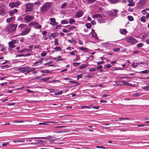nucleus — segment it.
<instances>
[{
    "mask_svg": "<svg viewBox=\"0 0 149 149\" xmlns=\"http://www.w3.org/2000/svg\"><path fill=\"white\" fill-rule=\"evenodd\" d=\"M61 22L63 24H67L68 23V22L65 20H63L61 21Z\"/></svg>",
    "mask_w": 149,
    "mask_h": 149,
    "instance_id": "49530a36",
    "label": "nucleus"
},
{
    "mask_svg": "<svg viewBox=\"0 0 149 149\" xmlns=\"http://www.w3.org/2000/svg\"><path fill=\"white\" fill-rule=\"evenodd\" d=\"M96 16H97V18L99 17L101 18H102V15L101 14H96Z\"/></svg>",
    "mask_w": 149,
    "mask_h": 149,
    "instance_id": "bf43d9fd",
    "label": "nucleus"
},
{
    "mask_svg": "<svg viewBox=\"0 0 149 149\" xmlns=\"http://www.w3.org/2000/svg\"><path fill=\"white\" fill-rule=\"evenodd\" d=\"M33 19V17L32 16L26 15L24 17V19L25 21L29 22Z\"/></svg>",
    "mask_w": 149,
    "mask_h": 149,
    "instance_id": "6e6552de",
    "label": "nucleus"
},
{
    "mask_svg": "<svg viewBox=\"0 0 149 149\" xmlns=\"http://www.w3.org/2000/svg\"><path fill=\"white\" fill-rule=\"evenodd\" d=\"M70 54L72 56H74L75 55V54L74 53V51L70 52Z\"/></svg>",
    "mask_w": 149,
    "mask_h": 149,
    "instance_id": "0e129e2a",
    "label": "nucleus"
},
{
    "mask_svg": "<svg viewBox=\"0 0 149 149\" xmlns=\"http://www.w3.org/2000/svg\"><path fill=\"white\" fill-rule=\"evenodd\" d=\"M58 122L56 121V129L60 127H65V126L63 125H59Z\"/></svg>",
    "mask_w": 149,
    "mask_h": 149,
    "instance_id": "b1692460",
    "label": "nucleus"
},
{
    "mask_svg": "<svg viewBox=\"0 0 149 149\" xmlns=\"http://www.w3.org/2000/svg\"><path fill=\"white\" fill-rule=\"evenodd\" d=\"M87 66V65L86 64H83L81 65L79 67V68L81 70H82L84 68L86 67Z\"/></svg>",
    "mask_w": 149,
    "mask_h": 149,
    "instance_id": "a211bd4d",
    "label": "nucleus"
},
{
    "mask_svg": "<svg viewBox=\"0 0 149 149\" xmlns=\"http://www.w3.org/2000/svg\"><path fill=\"white\" fill-rule=\"evenodd\" d=\"M1 69H4L5 68H8V65H5L1 66Z\"/></svg>",
    "mask_w": 149,
    "mask_h": 149,
    "instance_id": "58836bf2",
    "label": "nucleus"
},
{
    "mask_svg": "<svg viewBox=\"0 0 149 149\" xmlns=\"http://www.w3.org/2000/svg\"><path fill=\"white\" fill-rule=\"evenodd\" d=\"M143 44L141 42L138 44L136 46L140 48L142 47L143 46Z\"/></svg>",
    "mask_w": 149,
    "mask_h": 149,
    "instance_id": "cd10ccee",
    "label": "nucleus"
},
{
    "mask_svg": "<svg viewBox=\"0 0 149 149\" xmlns=\"http://www.w3.org/2000/svg\"><path fill=\"white\" fill-rule=\"evenodd\" d=\"M79 49L82 51H86L87 50V49L86 48L83 47H79Z\"/></svg>",
    "mask_w": 149,
    "mask_h": 149,
    "instance_id": "473e14b6",
    "label": "nucleus"
},
{
    "mask_svg": "<svg viewBox=\"0 0 149 149\" xmlns=\"http://www.w3.org/2000/svg\"><path fill=\"white\" fill-rule=\"evenodd\" d=\"M75 20L73 19H70L69 20V23L70 24L74 23L75 22Z\"/></svg>",
    "mask_w": 149,
    "mask_h": 149,
    "instance_id": "c85d7f7f",
    "label": "nucleus"
},
{
    "mask_svg": "<svg viewBox=\"0 0 149 149\" xmlns=\"http://www.w3.org/2000/svg\"><path fill=\"white\" fill-rule=\"evenodd\" d=\"M14 13L13 10H10L9 11V14L10 16H12L14 15Z\"/></svg>",
    "mask_w": 149,
    "mask_h": 149,
    "instance_id": "a18cd8bd",
    "label": "nucleus"
},
{
    "mask_svg": "<svg viewBox=\"0 0 149 149\" xmlns=\"http://www.w3.org/2000/svg\"><path fill=\"white\" fill-rule=\"evenodd\" d=\"M20 2H17L15 3H10L9 6L11 8H13L14 7H17V6L20 5Z\"/></svg>",
    "mask_w": 149,
    "mask_h": 149,
    "instance_id": "1a4fd4ad",
    "label": "nucleus"
},
{
    "mask_svg": "<svg viewBox=\"0 0 149 149\" xmlns=\"http://www.w3.org/2000/svg\"><path fill=\"white\" fill-rule=\"evenodd\" d=\"M92 36L93 38H94L95 39H96L97 38V34L95 32H94L92 33Z\"/></svg>",
    "mask_w": 149,
    "mask_h": 149,
    "instance_id": "4be33fe9",
    "label": "nucleus"
},
{
    "mask_svg": "<svg viewBox=\"0 0 149 149\" xmlns=\"http://www.w3.org/2000/svg\"><path fill=\"white\" fill-rule=\"evenodd\" d=\"M7 85V82L3 83L1 84V85L2 86H5Z\"/></svg>",
    "mask_w": 149,
    "mask_h": 149,
    "instance_id": "338daca9",
    "label": "nucleus"
},
{
    "mask_svg": "<svg viewBox=\"0 0 149 149\" xmlns=\"http://www.w3.org/2000/svg\"><path fill=\"white\" fill-rule=\"evenodd\" d=\"M125 40L127 42L133 44H135L138 42L136 39L131 36L127 37L125 38Z\"/></svg>",
    "mask_w": 149,
    "mask_h": 149,
    "instance_id": "39448f33",
    "label": "nucleus"
},
{
    "mask_svg": "<svg viewBox=\"0 0 149 149\" xmlns=\"http://www.w3.org/2000/svg\"><path fill=\"white\" fill-rule=\"evenodd\" d=\"M6 9L5 6H3L0 7V15L4 16L6 13Z\"/></svg>",
    "mask_w": 149,
    "mask_h": 149,
    "instance_id": "0eeeda50",
    "label": "nucleus"
},
{
    "mask_svg": "<svg viewBox=\"0 0 149 149\" xmlns=\"http://www.w3.org/2000/svg\"><path fill=\"white\" fill-rule=\"evenodd\" d=\"M140 72L143 74H146L149 72V70H146L141 71Z\"/></svg>",
    "mask_w": 149,
    "mask_h": 149,
    "instance_id": "c756f323",
    "label": "nucleus"
},
{
    "mask_svg": "<svg viewBox=\"0 0 149 149\" xmlns=\"http://www.w3.org/2000/svg\"><path fill=\"white\" fill-rule=\"evenodd\" d=\"M15 19V17H10V18H7L6 19V22L8 23L10 21L13 20Z\"/></svg>",
    "mask_w": 149,
    "mask_h": 149,
    "instance_id": "f3484780",
    "label": "nucleus"
},
{
    "mask_svg": "<svg viewBox=\"0 0 149 149\" xmlns=\"http://www.w3.org/2000/svg\"><path fill=\"white\" fill-rule=\"evenodd\" d=\"M26 49H22V50L20 51L19 52L20 53H23L24 52H26Z\"/></svg>",
    "mask_w": 149,
    "mask_h": 149,
    "instance_id": "69168bd1",
    "label": "nucleus"
},
{
    "mask_svg": "<svg viewBox=\"0 0 149 149\" xmlns=\"http://www.w3.org/2000/svg\"><path fill=\"white\" fill-rule=\"evenodd\" d=\"M63 59L61 58V57L60 56H58L57 57H56V62L60 60H62Z\"/></svg>",
    "mask_w": 149,
    "mask_h": 149,
    "instance_id": "c9c22d12",
    "label": "nucleus"
},
{
    "mask_svg": "<svg viewBox=\"0 0 149 149\" xmlns=\"http://www.w3.org/2000/svg\"><path fill=\"white\" fill-rule=\"evenodd\" d=\"M88 2L90 3H93L95 1V0H86Z\"/></svg>",
    "mask_w": 149,
    "mask_h": 149,
    "instance_id": "ea45409f",
    "label": "nucleus"
},
{
    "mask_svg": "<svg viewBox=\"0 0 149 149\" xmlns=\"http://www.w3.org/2000/svg\"><path fill=\"white\" fill-rule=\"evenodd\" d=\"M119 120H129V118H119Z\"/></svg>",
    "mask_w": 149,
    "mask_h": 149,
    "instance_id": "e433bc0d",
    "label": "nucleus"
},
{
    "mask_svg": "<svg viewBox=\"0 0 149 149\" xmlns=\"http://www.w3.org/2000/svg\"><path fill=\"white\" fill-rule=\"evenodd\" d=\"M47 53L45 52H44L42 53L41 54V56L42 57H44L47 55Z\"/></svg>",
    "mask_w": 149,
    "mask_h": 149,
    "instance_id": "f704fd0d",
    "label": "nucleus"
},
{
    "mask_svg": "<svg viewBox=\"0 0 149 149\" xmlns=\"http://www.w3.org/2000/svg\"><path fill=\"white\" fill-rule=\"evenodd\" d=\"M17 25L16 24H10L6 27V30L7 31L11 33L16 30Z\"/></svg>",
    "mask_w": 149,
    "mask_h": 149,
    "instance_id": "20e7f679",
    "label": "nucleus"
},
{
    "mask_svg": "<svg viewBox=\"0 0 149 149\" xmlns=\"http://www.w3.org/2000/svg\"><path fill=\"white\" fill-rule=\"evenodd\" d=\"M62 93V91H60L58 92H56V95H61Z\"/></svg>",
    "mask_w": 149,
    "mask_h": 149,
    "instance_id": "680f3d73",
    "label": "nucleus"
},
{
    "mask_svg": "<svg viewBox=\"0 0 149 149\" xmlns=\"http://www.w3.org/2000/svg\"><path fill=\"white\" fill-rule=\"evenodd\" d=\"M128 18L129 20L132 21L134 20L133 17L131 16H128Z\"/></svg>",
    "mask_w": 149,
    "mask_h": 149,
    "instance_id": "2f4dec72",
    "label": "nucleus"
},
{
    "mask_svg": "<svg viewBox=\"0 0 149 149\" xmlns=\"http://www.w3.org/2000/svg\"><path fill=\"white\" fill-rule=\"evenodd\" d=\"M34 28L36 29H40L41 28V26L38 24L37 23L34 26Z\"/></svg>",
    "mask_w": 149,
    "mask_h": 149,
    "instance_id": "6ab92c4d",
    "label": "nucleus"
},
{
    "mask_svg": "<svg viewBox=\"0 0 149 149\" xmlns=\"http://www.w3.org/2000/svg\"><path fill=\"white\" fill-rule=\"evenodd\" d=\"M51 36H52V37L53 38H55L56 37V33H52L51 34Z\"/></svg>",
    "mask_w": 149,
    "mask_h": 149,
    "instance_id": "e2e57ef3",
    "label": "nucleus"
},
{
    "mask_svg": "<svg viewBox=\"0 0 149 149\" xmlns=\"http://www.w3.org/2000/svg\"><path fill=\"white\" fill-rule=\"evenodd\" d=\"M134 64H135L134 63V62L133 63H132V64L131 65V66H132V67L134 68H135L137 67V65H135Z\"/></svg>",
    "mask_w": 149,
    "mask_h": 149,
    "instance_id": "603ef678",
    "label": "nucleus"
},
{
    "mask_svg": "<svg viewBox=\"0 0 149 149\" xmlns=\"http://www.w3.org/2000/svg\"><path fill=\"white\" fill-rule=\"evenodd\" d=\"M34 4L35 5L41 4V3L38 1H36L34 2Z\"/></svg>",
    "mask_w": 149,
    "mask_h": 149,
    "instance_id": "3c124183",
    "label": "nucleus"
},
{
    "mask_svg": "<svg viewBox=\"0 0 149 149\" xmlns=\"http://www.w3.org/2000/svg\"><path fill=\"white\" fill-rule=\"evenodd\" d=\"M111 65L109 64H107V65H104V67L106 68H110L111 67Z\"/></svg>",
    "mask_w": 149,
    "mask_h": 149,
    "instance_id": "a19ab883",
    "label": "nucleus"
},
{
    "mask_svg": "<svg viewBox=\"0 0 149 149\" xmlns=\"http://www.w3.org/2000/svg\"><path fill=\"white\" fill-rule=\"evenodd\" d=\"M34 69H31L29 67H24L18 68L19 71L21 72L25 73V74H29L30 72H31Z\"/></svg>",
    "mask_w": 149,
    "mask_h": 149,
    "instance_id": "7ed1b4c3",
    "label": "nucleus"
},
{
    "mask_svg": "<svg viewBox=\"0 0 149 149\" xmlns=\"http://www.w3.org/2000/svg\"><path fill=\"white\" fill-rule=\"evenodd\" d=\"M52 5V3L50 2H47L45 3L44 4L40 7V10L43 13L46 12L48 9L50 8Z\"/></svg>",
    "mask_w": 149,
    "mask_h": 149,
    "instance_id": "f03ea898",
    "label": "nucleus"
},
{
    "mask_svg": "<svg viewBox=\"0 0 149 149\" xmlns=\"http://www.w3.org/2000/svg\"><path fill=\"white\" fill-rule=\"evenodd\" d=\"M50 20L51 21L50 22V24L52 25H54L56 23L55 19L53 18H51Z\"/></svg>",
    "mask_w": 149,
    "mask_h": 149,
    "instance_id": "4468645a",
    "label": "nucleus"
},
{
    "mask_svg": "<svg viewBox=\"0 0 149 149\" xmlns=\"http://www.w3.org/2000/svg\"><path fill=\"white\" fill-rule=\"evenodd\" d=\"M15 41L14 40H13L11 41H10L8 42L9 46L12 48H14L15 46L14 45V44L15 42Z\"/></svg>",
    "mask_w": 149,
    "mask_h": 149,
    "instance_id": "ddd939ff",
    "label": "nucleus"
},
{
    "mask_svg": "<svg viewBox=\"0 0 149 149\" xmlns=\"http://www.w3.org/2000/svg\"><path fill=\"white\" fill-rule=\"evenodd\" d=\"M46 137H31V138H25V139H26V141H28V139H44L46 138Z\"/></svg>",
    "mask_w": 149,
    "mask_h": 149,
    "instance_id": "f8f14e48",
    "label": "nucleus"
},
{
    "mask_svg": "<svg viewBox=\"0 0 149 149\" xmlns=\"http://www.w3.org/2000/svg\"><path fill=\"white\" fill-rule=\"evenodd\" d=\"M84 14V12L81 10H79L76 13L75 16L76 18H79L81 17Z\"/></svg>",
    "mask_w": 149,
    "mask_h": 149,
    "instance_id": "9d476101",
    "label": "nucleus"
},
{
    "mask_svg": "<svg viewBox=\"0 0 149 149\" xmlns=\"http://www.w3.org/2000/svg\"><path fill=\"white\" fill-rule=\"evenodd\" d=\"M49 79V77H47L44 78L43 79V80L44 81H46L47 80H48Z\"/></svg>",
    "mask_w": 149,
    "mask_h": 149,
    "instance_id": "774afa93",
    "label": "nucleus"
},
{
    "mask_svg": "<svg viewBox=\"0 0 149 149\" xmlns=\"http://www.w3.org/2000/svg\"><path fill=\"white\" fill-rule=\"evenodd\" d=\"M96 70V69L93 68H91L89 69V71L90 72H93L95 71Z\"/></svg>",
    "mask_w": 149,
    "mask_h": 149,
    "instance_id": "de8ad7c7",
    "label": "nucleus"
},
{
    "mask_svg": "<svg viewBox=\"0 0 149 149\" xmlns=\"http://www.w3.org/2000/svg\"><path fill=\"white\" fill-rule=\"evenodd\" d=\"M86 26L87 28L90 29L91 28V24L89 23H88L86 24Z\"/></svg>",
    "mask_w": 149,
    "mask_h": 149,
    "instance_id": "7c9ffc66",
    "label": "nucleus"
},
{
    "mask_svg": "<svg viewBox=\"0 0 149 149\" xmlns=\"http://www.w3.org/2000/svg\"><path fill=\"white\" fill-rule=\"evenodd\" d=\"M102 68V67L101 65H100L97 67V70H100Z\"/></svg>",
    "mask_w": 149,
    "mask_h": 149,
    "instance_id": "6e6d98bb",
    "label": "nucleus"
},
{
    "mask_svg": "<svg viewBox=\"0 0 149 149\" xmlns=\"http://www.w3.org/2000/svg\"><path fill=\"white\" fill-rule=\"evenodd\" d=\"M43 60V58H42L40 59L38 61L35 62L34 65L35 66H37L38 65H40L42 64V61Z\"/></svg>",
    "mask_w": 149,
    "mask_h": 149,
    "instance_id": "9b49d317",
    "label": "nucleus"
},
{
    "mask_svg": "<svg viewBox=\"0 0 149 149\" xmlns=\"http://www.w3.org/2000/svg\"><path fill=\"white\" fill-rule=\"evenodd\" d=\"M81 109H83L84 108H87V109H90V107L89 106H82L81 107Z\"/></svg>",
    "mask_w": 149,
    "mask_h": 149,
    "instance_id": "4c0bfd02",
    "label": "nucleus"
},
{
    "mask_svg": "<svg viewBox=\"0 0 149 149\" xmlns=\"http://www.w3.org/2000/svg\"><path fill=\"white\" fill-rule=\"evenodd\" d=\"M104 62L103 61H98L97 62V65H99L103 63Z\"/></svg>",
    "mask_w": 149,
    "mask_h": 149,
    "instance_id": "5fc2aeb1",
    "label": "nucleus"
},
{
    "mask_svg": "<svg viewBox=\"0 0 149 149\" xmlns=\"http://www.w3.org/2000/svg\"><path fill=\"white\" fill-rule=\"evenodd\" d=\"M40 47V45H35L34 46V48L35 49H37Z\"/></svg>",
    "mask_w": 149,
    "mask_h": 149,
    "instance_id": "4d7b16f0",
    "label": "nucleus"
},
{
    "mask_svg": "<svg viewBox=\"0 0 149 149\" xmlns=\"http://www.w3.org/2000/svg\"><path fill=\"white\" fill-rule=\"evenodd\" d=\"M110 2L112 3H117L119 0H109Z\"/></svg>",
    "mask_w": 149,
    "mask_h": 149,
    "instance_id": "bb28decb",
    "label": "nucleus"
},
{
    "mask_svg": "<svg viewBox=\"0 0 149 149\" xmlns=\"http://www.w3.org/2000/svg\"><path fill=\"white\" fill-rule=\"evenodd\" d=\"M48 123H55V122H46L44 123H39V125H48Z\"/></svg>",
    "mask_w": 149,
    "mask_h": 149,
    "instance_id": "aec40b11",
    "label": "nucleus"
},
{
    "mask_svg": "<svg viewBox=\"0 0 149 149\" xmlns=\"http://www.w3.org/2000/svg\"><path fill=\"white\" fill-rule=\"evenodd\" d=\"M80 63H72V65L73 66L75 67L77 65H78Z\"/></svg>",
    "mask_w": 149,
    "mask_h": 149,
    "instance_id": "c03bdc74",
    "label": "nucleus"
},
{
    "mask_svg": "<svg viewBox=\"0 0 149 149\" xmlns=\"http://www.w3.org/2000/svg\"><path fill=\"white\" fill-rule=\"evenodd\" d=\"M82 76H83L82 74H80V75H77V79L78 80V79H80V78H81Z\"/></svg>",
    "mask_w": 149,
    "mask_h": 149,
    "instance_id": "864d4df0",
    "label": "nucleus"
},
{
    "mask_svg": "<svg viewBox=\"0 0 149 149\" xmlns=\"http://www.w3.org/2000/svg\"><path fill=\"white\" fill-rule=\"evenodd\" d=\"M120 32L121 34L123 35L126 34L127 32V31L125 29H120Z\"/></svg>",
    "mask_w": 149,
    "mask_h": 149,
    "instance_id": "dca6fc26",
    "label": "nucleus"
},
{
    "mask_svg": "<svg viewBox=\"0 0 149 149\" xmlns=\"http://www.w3.org/2000/svg\"><path fill=\"white\" fill-rule=\"evenodd\" d=\"M33 4L31 3H28L25 5L26 12L31 11L33 9Z\"/></svg>",
    "mask_w": 149,
    "mask_h": 149,
    "instance_id": "423d86ee",
    "label": "nucleus"
},
{
    "mask_svg": "<svg viewBox=\"0 0 149 149\" xmlns=\"http://www.w3.org/2000/svg\"><path fill=\"white\" fill-rule=\"evenodd\" d=\"M69 31H68L65 29H62V31L64 33H67L69 32Z\"/></svg>",
    "mask_w": 149,
    "mask_h": 149,
    "instance_id": "052dcab7",
    "label": "nucleus"
},
{
    "mask_svg": "<svg viewBox=\"0 0 149 149\" xmlns=\"http://www.w3.org/2000/svg\"><path fill=\"white\" fill-rule=\"evenodd\" d=\"M18 28L20 30L24 29L20 34L21 35L23 36L28 34L31 31V28L29 27L27 25L24 24H20L18 26Z\"/></svg>",
    "mask_w": 149,
    "mask_h": 149,
    "instance_id": "f257e3e1",
    "label": "nucleus"
},
{
    "mask_svg": "<svg viewBox=\"0 0 149 149\" xmlns=\"http://www.w3.org/2000/svg\"><path fill=\"white\" fill-rule=\"evenodd\" d=\"M139 96V95L136 93L133 94L132 95V96L138 97V96Z\"/></svg>",
    "mask_w": 149,
    "mask_h": 149,
    "instance_id": "13d9d810",
    "label": "nucleus"
},
{
    "mask_svg": "<svg viewBox=\"0 0 149 149\" xmlns=\"http://www.w3.org/2000/svg\"><path fill=\"white\" fill-rule=\"evenodd\" d=\"M24 140H13V142L14 143L16 142H24Z\"/></svg>",
    "mask_w": 149,
    "mask_h": 149,
    "instance_id": "5701e85b",
    "label": "nucleus"
},
{
    "mask_svg": "<svg viewBox=\"0 0 149 149\" xmlns=\"http://www.w3.org/2000/svg\"><path fill=\"white\" fill-rule=\"evenodd\" d=\"M128 5L130 6H133L135 5L134 3L133 2H130Z\"/></svg>",
    "mask_w": 149,
    "mask_h": 149,
    "instance_id": "72a5a7b5",
    "label": "nucleus"
},
{
    "mask_svg": "<svg viewBox=\"0 0 149 149\" xmlns=\"http://www.w3.org/2000/svg\"><path fill=\"white\" fill-rule=\"evenodd\" d=\"M120 50V49L118 48H114L113 49V51L114 52H118Z\"/></svg>",
    "mask_w": 149,
    "mask_h": 149,
    "instance_id": "8fccbe9b",
    "label": "nucleus"
},
{
    "mask_svg": "<svg viewBox=\"0 0 149 149\" xmlns=\"http://www.w3.org/2000/svg\"><path fill=\"white\" fill-rule=\"evenodd\" d=\"M37 23V22H31L29 24V25L31 26H34V27Z\"/></svg>",
    "mask_w": 149,
    "mask_h": 149,
    "instance_id": "412c9836",
    "label": "nucleus"
},
{
    "mask_svg": "<svg viewBox=\"0 0 149 149\" xmlns=\"http://www.w3.org/2000/svg\"><path fill=\"white\" fill-rule=\"evenodd\" d=\"M98 22L99 23H103L104 22V20L102 19H99L98 20Z\"/></svg>",
    "mask_w": 149,
    "mask_h": 149,
    "instance_id": "79ce46f5",
    "label": "nucleus"
},
{
    "mask_svg": "<svg viewBox=\"0 0 149 149\" xmlns=\"http://www.w3.org/2000/svg\"><path fill=\"white\" fill-rule=\"evenodd\" d=\"M52 59L50 58H48L46 59L45 61L46 63L45 64V65H47L48 63H51L52 62Z\"/></svg>",
    "mask_w": 149,
    "mask_h": 149,
    "instance_id": "2eb2a0df",
    "label": "nucleus"
},
{
    "mask_svg": "<svg viewBox=\"0 0 149 149\" xmlns=\"http://www.w3.org/2000/svg\"><path fill=\"white\" fill-rule=\"evenodd\" d=\"M41 72L43 73H48L49 72V71L47 70H42Z\"/></svg>",
    "mask_w": 149,
    "mask_h": 149,
    "instance_id": "37998d69",
    "label": "nucleus"
},
{
    "mask_svg": "<svg viewBox=\"0 0 149 149\" xmlns=\"http://www.w3.org/2000/svg\"><path fill=\"white\" fill-rule=\"evenodd\" d=\"M146 17L145 16H142L141 18V22H146Z\"/></svg>",
    "mask_w": 149,
    "mask_h": 149,
    "instance_id": "a878e982",
    "label": "nucleus"
},
{
    "mask_svg": "<svg viewBox=\"0 0 149 149\" xmlns=\"http://www.w3.org/2000/svg\"><path fill=\"white\" fill-rule=\"evenodd\" d=\"M70 82L73 83L74 84H76L77 85L79 84V83L76 81H69Z\"/></svg>",
    "mask_w": 149,
    "mask_h": 149,
    "instance_id": "09e8293b",
    "label": "nucleus"
},
{
    "mask_svg": "<svg viewBox=\"0 0 149 149\" xmlns=\"http://www.w3.org/2000/svg\"><path fill=\"white\" fill-rule=\"evenodd\" d=\"M67 5V3L66 2H65L63 3L61 6V8L62 9L65 8V7Z\"/></svg>",
    "mask_w": 149,
    "mask_h": 149,
    "instance_id": "393cba45",
    "label": "nucleus"
}]
</instances>
